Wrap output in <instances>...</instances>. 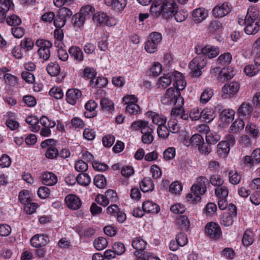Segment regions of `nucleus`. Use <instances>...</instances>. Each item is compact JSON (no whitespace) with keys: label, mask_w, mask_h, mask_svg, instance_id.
Listing matches in <instances>:
<instances>
[{"label":"nucleus","mask_w":260,"mask_h":260,"mask_svg":"<svg viewBox=\"0 0 260 260\" xmlns=\"http://www.w3.org/2000/svg\"><path fill=\"white\" fill-rule=\"evenodd\" d=\"M259 12L256 8H249L246 16L239 17L238 23L240 25H245L244 31L247 35H253L259 30L260 21L254 23Z\"/></svg>","instance_id":"f257e3e1"},{"label":"nucleus","mask_w":260,"mask_h":260,"mask_svg":"<svg viewBox=\"0 0 260 260\" xmlns=\"http://www.w3.org/2000/svg\"><path fill=\"white\" fill-rule=\"evenodd\" d=\"M177 5L174 0H153L150 11L155 17L162 15L166 18L176 12Z\"/></svg>","instance_id":"f03ea898"},{"label":"nucleus","mask_w":260,"mask_h":260,"mask_svg":"<svg viewBox=\"0 0 260 260\" xmlns=\"http://www.w3.org/2000/svg\"><path fill=\"white\" fill-rule=\"evenodd\" d=\"M131 129L133 131L141 129L142 142L146 144H151L154 139L152 134L153 133V126L148 121L144 120H136L133 122L131 126Z\"/></svg>","instance_id":"7ed1b4c3"},{"label":"nucleus","mask_w":260,"mask_h":260,"mask_svg":"<svg viewBox=\"0 0 260 260\" xmlns=\"http://www.w3.org/2000/svg\"><path fill=\"white\" fill-rule=\"evenodd\" d=\"M207 179L203 176H201L198 178L197 183L193 184L191 188V192L188 193L186 198L188 201L196 203L200 201L201 198L200 195L204 194L206 190V182Z\"/></svg>","instance_id":"20e7f679"},{"label":"nucleus","mask_w":260,"mask_h":260,"mask_svg":"<svg viewBox=\"0 0 260 260\" xmlns=\"http://www.w3.org/2000/svg\"><path fill=\"white\" fill-rule=\"evenodd\" d=\"M161 102L164 105H174L177 103L179 106L183 105L184 99L181 93L175 88H168L166 93L161 97Z\"/></svg>","instance_id":"39448f33"},{"label":"nucleus","mask_w":260,"mask_h":260,"mask_svg":"<svg viewBox=\"0 0 260 260\" xmlns=\"http://www.w3.org/2000/svg\"><path fill=\"white\" fill-rule=\"evenodd\" d=\"M207 60L204 56L197 54L189 63L190 74L192 77H199L202 74V70L206 66Z\"/></svg>","instance_id":"423d86ee"},{"label":"nucleus","mask_w":260,"mask_h":260,"mask_svg":"<svg viewBox=\"0 0 260 260\" xmlns=\"http://www.w3.org/2000/svg\"><path fill=\"white\" fill-rule=\"evenodd\" d=\"M162 40V36L160 33L153 32L148 37L145 42V49L146 51L150 53H153L157 51L158 45Z\"/></svg>","instance_id":"0eeeda50"},{"label":"nucleus","mask_w":260,"mask_h":260,"mask_svg":"<svg viewBox=\"0 0 260 260\" xmlns=\"http://www.w3.org/2000/svg\"><path fill=\"white\" fill-rule=\"evenodd\" d=\"M36 45L39 48L38 50L39 57L44 60H48L50 56V49L52 46L51 42L44 39H38Z\"/></svg>","instance_id":"6e6552de"},{"label":"nucleus","mask_w":260,"mask_h":260,"mask_svg":"<svg viewBox=\"0 0 260 260\" xmlns=\"http://www.w3.org/2000/svg\"><path fill=\"white\" fill-rule=\"evenodd\" d=\"M195 52L197 54L205 56L206 60L207 56L209 58H213L217 56L219 53V49L217 47L210 45L204 47L197 46L195 48Z\"/></svg>","instance_id":"1a4fd4ad"},{"label":"nucleus","mask_w":260,"mask_h":260,"mask_svg":"<svg viewBox=\"0 0 260 260\" xmlns=\"http://www.w3.org/2000/svg\"><path fill=\"white\" fill-rule=\"evenodd\" d=\"M232 7L228 2H224L215 6L212 10V15L216 18H221L229 14Z\"/></svg>","instance_id":"9d476101"},{"label":"nucleus","mask_w":260,"mask_h":260,"mask_svg":"<svg viewBox=\"0 0 260 260\" xmlns=\"http://www.w3.org/2000/svg\"><path fill=\"white\" fill-rule=\"evenodd\" d=\"M48 73L52 76H58L56 78L57 82H61L66 75L64 73H60V67L59 65L56 62H51L49 63L46 68Z\"/></svg>","instance_id":"9b49d317"},{"label":"nucleus","mask_w":260,"mask_h":260,"mask_svg":"<svg viewBox=\"0 0 260 260\" xmlns=\"http://www.w3.org/2000/svg\"><path fill=\"white\" fill-rule=\"evenodd\" d=\"M205 233L208 237L213 239H218L221 235L220 226L213 222L208 223L206 225Z\"/></svg>","instance_id":"f8f14e48"},{"label":"nucleus","mask_w":260,"mask_h":260,"mask_svg":"<svg viewBox=\"0 0 260 260\" xmlns=\"http://www.w3.org/2000/svg\"><path fill=\"white\" fill-rule=\"evenodd\" d=\"M92 20L95 22L99 24L105 23L108 26H111L115 24V20L110 18L104 12H96L92 16Z\"/></svg>","instance_id":"ddd939ff"},{"label":"nucleus","mask_w":260,"mask_h":260,"mask_svg":"<svg viewBox=\"0 0 260 260\" xmlns=\"http://www.w3.org/2000/svg\"><path fill=\"white\" fill-rule=\"evenodd\" d=\"M132 246L136 250L134 252V255L138 256L139 255H142L144 253L147 245L146 242L141 237H136L132 241Z\"/></svg>","instance_id":"4468645a"},{"label":"nucleus","mask_w":260,"mask_h":260,"mask_svg":"<svg viewBox=\"0 0 260 260\" xmlns=\"http://www.w3.org/2000/svg\"><path fill=\"white\" fill-rule=\"evenodd\" d=\"M48 241L49 238L47 235L37 234L31 238L30 242L32 246L40 248L45 246Z\"/></svg>","instance_id":"2eb2a0df"},{"label":"nucleus","mask_w":260,"mask_h":260,"mask_svg":"<svg viewBox=\"0 0 260 260\" xmlns=\"http://www.w3.org/2000/svg\"><path fill=\"white\" fill-rule=\"evenodd\" d=\"M66 203L68 208L72 210H78L81 207V201L77 196L68 194L65 198Z\"/></svg>","instance_id":"dca6fc26"},{"label":"nucleus","mask_w":260,"mask_h":260,"mask_svg":"<svg viewBox=\"0 0 260 260\" xmlns=\"http://www.w3.org/2000/svg\"><path fill=\"white\" fill-rule=\"evenodd\" d=\"M82 96L81 92L77 89H70L66 93V100L68 103L75 105L80 100Z\"/></svg>","instance_id":"f3484780"},{"label":"nucleus","mask_w":260,"mask_h":260,"mask_svg":"<svg viewBox=\"0 0 260 260\" xmlns=\"http://www.w3.org/2000/svg\"><path fill=\"white\" fill-rule=\"evenodd\" d=\"M259 58L254 59V64L246 65L244 68V73L248 76L252 77L257 75L260 71L259 66L260 62H258Z\"/></svg>","instance_id":"a211bd4d"},{"label":"nucleus","mask_w":260,"mask_h":260,"mask_svg":"<svg viewBox=\"0 0 260 260\" xmlns=\"http://www.w3.org/2000/svg\"><path fill=\"white\" fill-rule=\"evenodd\" d=\"M239 88L240 85L238 82H232L224 85L222 88V92L229 96H232L238 92Z\"/></svg>","instance_id":"6ab92c4d"},{"label":"nucleus","mask_w":260,"mask_h":260,"mask_svg":"<svg viewBox=\"0 0 260 260\" xmlns=\"http://www.w3.org/2000/svg\"><path fill=\"white\" fill-rule=\"evenodd\" d=\"M97 107L96 103L93 100H89L85 105L86 111L84 114L85 117L90 118L96 115L95 109Z\"/></svg>","instance_id":"aec40b11"},{"label":"nucleus","mask_w":260,"mask_h":260,"mask_svg":"<svg viewBox=\"0 0 260 260\" xmlns=\"http://www.w3.org/2000/svg\"><path fill=\"white\" fill-rule=\"evenodd\" d=\"M41 179L42 183L48 186L54 185L57 182L56 176L51 172H47L43 173L41 177Z\"/></svg>","instance_id":"412c9836"},{"label":"nucleus","mask_w":260,"mask_h":260,"mask_svg":"<svg viewBox=\"0 0 260 260\" xmlns=\"http://www.w3.org/2000/svg\"><path fill=\"white\" fill-rule=\"evenodd\" d=\"M192 16L193 21L196 23H199L206 19L208 16V12L204 9L200 8L193 11Z\"/></svg>","instance_id":"4be33fe9"},{"label":"nucleus","mask_w":260,"mask_h":260,"mask_svg":"<svg viewBox=\"0 0 260 260\" xmlns=\"http://www.w3.org/2000/svg\"><path fill=\"white\" fill-rule=\"evenodd\" d=\"M69 52L72 57L78 62H82L84 60V55L79 47L73 46L69 48Z\"/></svg>","instance_id":"5701e85b"},{"label":"nucleus","mask_w":260,"mask_h":260,"mask_svg":"<svg viewBox=\"0 0 260 260\" xmlns=\"http://www.w3.org/2000/svg\"><path fill=\"white\" fill-rule=\"evenodd\" d=\"M142 209L144 210V212L152 214H156L159 211V206L150 201H146L143 202Z\"/></svg>","instance_id":"b1692460"},{"label":"nucleus","mask_w":260,"mask_h":260,"mask_svg":"<svg viewBox=\"0 0 260 260\" xmlns=\"http://www.w3.org/2000/svg\"><path fill=\"white\" fill-rule=\"evenodd\" d=\"M106 3L108 6L112 7L114 10L120 11L125 7L127 0H111L110 2L106 0Z\"/></svg>","instance_id":"393cba45"},{"label":"nucleus","mask_w":260,"mask_h":260,"mask_svg":"<svg viewBox=\"0 0 260 260\" xmlns=\"http://www.w3.org/2000/svg\"><path fill=\"white\" fill-rule=\"evenodd\" d=\"M25 121L27 123L30 125L29 128L31 131L37 132L40 130V127L38 125L39 120L37 117L34 116H27Z\"/></svg>","instance_id":"a878e982"},{"label":"nucleus","mask_w":260,"mask_h":260,"mask_svg":"<svg viewBox=\"0 0 260 260\" xmlns=\"http://www.w3.org/2000/svg\"><path fill=\"white\" fill-rule=\"evenodd\" d=\"M176 223L179 228L182 230L186 231L190 226V221L185 215L180 216L176 220Z\"/></svg>","instance_id":"bb28decb"},{"label":"nucleus","mask_w":260,"mask_h":260,"mask_svg":"<svg viewBox=\"0 0 260 260\" xmlns=\"http://www.w3.org/2000/svg\"><path fill=\"white\" fill-rule=\"evenodd\" d=\"M230 144L226 141L220 142L217 146V152L220 156L226 154L230 151Z\"/></svg>","instance_id":"cd10ccee"},{"label":"nucleus","mask_w":260,"mask_h":260,"mask_svg":"<svg viewBox=\"0 0 260 260\" xmlns=\"http://www.w3.org/2000/svg\"><path fill=\"white\" fill-rule=\"evenodd\" d=\"M220 139V136L218 133L210 131L208 132L206 135V141L207 144H209L211 146L215 145Z\"/></svg>","instance_id":"c85d7f7f"},{"label":"nucleus","mask_w":260,"mask_h":260,"mask_svg":"<svg viewBox=\"0 0 260 260\" xmlns=\"http://www.w3.org/2000/svg\"><path fill=\"white\" fill-rule=\"evenodd\" d=\"M140 187L142 191L148 192L153 189L154 184L151 178H145L140 183Z\"/></svg>","instance_id":"c756f323"},{"label":"nucleus","mask_w":260,"mask_h":260,"mask_svg":"<svg viewBox=\"0 0 260 260\" xmlns=\"http://www.w3.org/2000/svg\"><path fill=\"white\" fill-rule=\"evenodd\" d=\"M86 18L80 13L75 14L72 19V23L74 27L80 28L83 26Z\"/></svg>","instance_id":"7c9ffc66"},{"label":"nucleus","mask_w":260,"mask_h":260,"mask_svg":"<svg viewBox=\"0 0 260 260\" xmlns=\"http://www.w3.org/2000/svg\"><path fill=\"white\" fill-rule=\"evenodd\" d=\"M172 82V78L169 74H165L159 78L157 81L158 87L160 88H166Z\"/></svg>","instance_id":"2f4dec72"},{"label":"nucleus","mask_w":260,"mask_h":260,"mask_svg":"<svg viewBox=\"0 0 260 260\" xmlns=\"http://www.w3.org/2000/svg\"><path fill=\"white\" fill-rule=\"evenodd\" d=\"M253 110L252 107L249 103H243L238 110V114L240 116L249 115Z\"/></svg>","instance_id":"473e14b6"},{"label":"nucleus","mask_w":260,"mask_h":260,"mask_svg":"<svg viewBox=\"0 0 260 260\" xmlns=\"http://www.w3.org/2000/svg\"><path fill=\"white\" fill-rule=\"evenodd\" d=\"M96 75V72L95 70L94 69L89 67L85 68L83 73V76L86 79L90 80L91 84H93Z\"/></svg>","instance_id":"72a5a7b5"},{"label":"nucleus","mask_w":260,"mask_h":260,"mask_svg":"<svg viewBox=\"0 0 260 260\" xmlns=\"http://www.w3.org/2000/svg\"><path fill=\"white\" fill-rule=\"evenodd\" d=\"M213 95V90L210 88L204 89L200 96V101L202 104H206Z\"/></svg>","instance_id":"f704fd0d"},{"label":"nucleus","mask_w":260,"mask_h":260,"mask_svg":"<svg viewBox=\"0 0 260 260\" xmlns=\"http://www.w3.org/2000/svg\"><path fill=\"white\" fill-rule=\"evenodd\" d=\"M215 193L218 199H225L228 196L229 190L225 186L221 185L216 187Z\"/></svg>","instance_id":"c9c22d12"},{"label":"nucleus","mask_w":260,"mask_h":260,"mask_svg":"<svg viewBox=\"0 0 260 260\" xmlns=\"http://www.w3.org/2000/svg\"><path fill=\"white\" fill-rule=\"evenodd\" d=\"M232 58V55L230 53H224L218 57L217 63L218 64L226 66L231 63Z\"/></svg>","instance_id":"e433bc0d"},{"label":"nucleus","mask_w":260,"mask_h":260,"mask_svg":"<svg viewBox=\"0 0 260 260\" xmlns=\"http://www.w3.org/2000/svg\"><path fill=\"white\" fill-rule=\"evenodd\" d=\"M32 194L27 190H23L19 192V200L22 204L32 201Z\"/></svg>","instance_id":"4c0bfd02"},{"label":"nucleus","mask_w":260,"mask_h":260,"mask_svg":"<svg viewBox=\"0 0 260 260\" xmlns=\"http://www.w3.org/2000/svg\"><path fill=\"white\" fill-rule=\"evenodd\" d=\"M246 132L251 135L253 138H256L259 133V127L255 124L249 122L245 127Z\"/></svg>","instance_id":"58836bf2"},{"label":"nucleus","mask_w":260,"mask_h":260,"mask_svg":"<svg viewBox=\"0 0 260 260\" xmlns=\"http://www.w3.org/2000/svg\"><path fill=\"white\" fill-rule=\"evenodd\" d=\"M253 234L250 230H246L242 238V242L244 246H248L253 242Z\"/></svg>","instance_id":"ea45409f"},{"label":"nucleus","mask_w":260,"mask_h":260,"mask_svg":"<svg viewBox=\"0 0 260 260\" xmlns=\"http://www.w3.org/2000/svg\"><path fill=\"white\" fill-rule=\"evenodd\" d=\"M214 113L213 110L205 108L202 111L201 118L206 122H209L214 118Z\"/></svg>","instance_id":"a19ab883"},{"label":"nucleus","mask_w":260,"mask_h":260,"mask_svg":"<svg viewBox=\"0 0 260 260\" xmlns=\"http://www.w3.org/2000/svg\"><path fill=\"white\" fill-rule=\"evenodd\" d=\"M245 125V123L241 119H238L235 120L231 125L230 128L231 131L235 133H238L241 131Z\"/></svg>","instance_id":"79ce46f5"},{"label":"nucleus","mask_w":260,"mask_h":260,"mask_svg":"<svg viewBox=\"0 0 260 260\" xmlns=\"http://www.w3.org/2000/svg\"><path fill=\"white\" fill-rule=\"evenodd\" d=\"M94 246L98 250H102L107 246V240L104 237H99L95 239L93 242Z\"/></svg>","instance_id":"37998d69"},{"label":"nucleus","mask_w":260,"mask_h":260,"mask_svg":"<svg viewBox=\"0 0 260 260\" xmlns=\"http://www.w3.org/2000/svg\"><path fill=\"white\" fill-rule=\"evenodd\" d=\"M91 181L90 177L86 173H81L77 176V182L83 186L88 185Z\"/></svg>","instance_id":"c03bdc74"},{"label":"nucleus","mask_w":260,"mask_h":260,"mask_svg":"<svg viewBox=\"0 0 260 260\" xmlns=\"http://www.w3.org/2000/svg\"><path fill=\"white\" fill-rule=\"evenodd\" d=\"M229 181L233 184L236 185L239 183L241 177L236 171H231L229 173Z\"/></svg>","instance_id":"a18cd8bd"},{"label":"nucleus","mask_w":260,"mask_h":260,"mask_svg":"<svg viewBox=\"0 0 260 260\" xmlns=\"http://www.w3.org/2000/svg\"><path fill=\"white\" fill-rule=\"evenodd\" d=\"M102 108L111 112L114 110V104L112 101L107 98H104L101 101Z\"/></svg>","instance_id":"49530a36"},{"label":"nucleus","mask_w":260,"mask_h":260,"mask_svg":"<svg viewBox=\"0 0 260 260\" xmlns=\"http://www.w3.org/2000/svg\"><path fill=\"white\" fill-rule=\"evenodd\" d=\"M20 46L22 48L28 51L32 49L34 46V43L32 39L29 38H24L21 41Z\"/></svg>","instance_id":"de8ad7c7"},{"label":"nucleus","mask_w":260,"mask_h":260,"mask_svg":"<svg viewBox=\"0 0 260 260\" xmlns=\"http://www.w3.org/2000/svg\"><path fill=\"white\" fill-rule=\"evenodd\" d=\"M234 115L235 111L232 109L223 110L221 113L222 118H224V121L228 122L234 119Z\"/></svg>","instance_id":"09e8293b"},{"label":"nucleus","mask_w":260,"mask_h":260,"mask_svg":"<svg viewBox=\"0 0 260 260\" xmlns=\"http://www.w3.org/2000/svg\"><path fill=\"white\" fill-rule=\"evenodd\" d=\"M93 182L94 185L100 188H104L106 184V181L105 177L100 175H97L94 177Z\"/></svg>","instance_id":"8fccbe9b"},{"label":"nucleus","mask_w":260,"mask_h":260,"mask_svg":"<svg viewBox=\"0 0 260 260\" xmlns=\"http://www.w3.org/2000/svg\"><path fill=\"white\" fill-rule=\"evenodd\" d=\"M95 9L94 8L90 5H85L82 7L80 10V13L83 16H91L94 14Z\"/></svg>","instance_id":"3c124183"},{"label":"nucleus","mask_w":260,"mask_h":260,"mask_svg":"<svg viewBox=\"0 0 260 260\" xmlns=\"http://www.w3.org/2000/svg\"><path fill=\"white\" fill-rule=\"evenodd\" d=\"M59 152L55 146H50L47 148L45 156L47 158L54 159L58 156Z\"/></svg>","instance_id":"603ef678"},{"label":"nucleus","mask_w":260,"mask_h":260,"mask_svg":"<svg viewBox=\"0 0 260 260\" xmlns=\"http://www.w3.org/2000/svg\"><path fill=\"white\" fill-rule=\"evenodd\" d=\"M209 180L210 183L212 185L216 186L217 187L223 185L224 183L223 179L219 175L217 174L211 175L210 177Z\"/></svg>","instance_id":"864d4df0"},{"label":"nucleus","mask_w":260,"mask_h":260,"mask_svg":"<svg viewBox=\"0 0 260 260\" xmlns=\"http://www.w3.org/2000/svg\"><path fill=\"white\" fill-rule=\"evenodd\" d=\"M7 23L13 27L20 24L21 23V19L16 15H13L8 17L6 19Z\"/></svg>","instance_id":"5fc2aeb1"},{"label":"nucleus","mask_w":260,"mask_h":260,"mask_svg":"<svg viewBox=\"0 0 260 260\" xmlns=\"http://www.w3.org/2000/svg\"><path fill=\"white\" fill-rule=\"evenodd\" d=\"M17 79L16 76L8 73L5 75L4 80L7 84L11 86H15L18 84Z\"/></svg>","instance_id":"6e6d98bb"},{"label":"nucleus","mask_w":260,"mask_h":260,"mask_svg":"<svg viewBox=\"0 0 260 260\" xmlns=\"http://www.w3.org/2000/svg\"><path fill=\"white\" fill-rule=\"evenodd\" d=\"M173 15H174L175 20L179 22H183L188 16L187 12L184 10L176 11Z\"/></svg>","instance_id":"4d7b16f0"},{"label":"nucleus","mask_w":260,"mask_h":260,"mask_svg":"<svg viewBox=\"0 0 260 260\" xmlns=\"http://www.w3.org/2000/svg\"><path fill=\"white\" fill-rule=\"evenodd\" d=\"M71 124L72 127L74 128H83L85 126L84 122L80 118L74 117L71 120Z\"/></svg>","instance_id":"13d9d810"},{"label":"nucleus","mask_w":260,"mask_h":260,"mask_svg":"<svg viewBox=\"0 0 260 260\" xmlns=\"http://www.w3.org/2000/svg\"><path fill=\"white\" fill-rule=\"evenodd\" d=\"M198 149L202 154H208L212 151V146L209 144H207V142L205 143L203 141L199 146Z\"/></svg>","instance_id":"bf43d9fd"},{"label":"nucleus","mask_w":260,"mask_h":260,"mask_svg":"<svg viewBox=\"0 0 260 260\" xmlns=\"http://www.w3.org/2000/svg\"><path fill=\"white\" fill-rule=\"evenodd\" d=\"M108 80L106 78L103 77H95L94 80V86L96 88H102L108 84Z\"/></svg>","instance_id":"052dcab7"},{"label":"nucleus","mask_w":260,"mask_h":260,"mask_svg":"<svg viewBox=\"0 0 260 260\" xmlns=\"http://www.w3.org/2000/svg\"><path fill=\"white\" fill-rule=\"evenodd\" d=\"M113 249L118 255H121L125 251L124 244L120 242H115L113 245Z\"/></svg>","instance_id":"680f3d73"},{"label":"nucleus","mask_w":260,"mask_h":260,"mask_svg":"<svg viewBox=\"0 0 260 260\" xmlns=\"http://www.w3.org/2000/svg\"><path fill=\"white\" fill-rule=\"evenodd\" d=\"M49 94L56 99H60L63 97V93L60 88L52 87L49 91Z\"/></svg>","instance_id":"e2e57ef3"},{"label":"nucleus","mask_w":260,"mask_h":260,"mask_svg":"<svg viewBox=\"0 0 260 260\" xmlns=\"http://www.w3.org/2000/svg\"><path fill=\"white\" fill-rule=\"evenodd\" d=\"M75 168L78 172H84L87 170L88 165L83 160H79L76 162Z\"/></svg>","instance_id":"0e129e2a"},{"label":"nucleus","mask_w":260,"mask_h":260,"mask_svg":"<svg viewBox=\"0 0 260 260\" xmlns=\"http://www.w3.org/2000/svg\"><path fill=\"white\" fill-rule=\"evenodd\" d=\"M11 32L16 38H22L25 34V29L22 27H13L11 28Z\"/></svg>","instance_id":"69168bd1"},{"label":"nucleus","mask_w":260,"mask_h":260,"mask_svg":"<svg viewBox=\"0 0 260 260\" xmlns=\"http://www.w3.org/2000/svg\"><path fill=\"white\" fill-rule=\"evenodd\" d=\"M83 135L84 139L88 141H91L95 138V132L92 128H86L84 130Z\"/></svg>","instance_id":"338daca9"},{"label":"nucleus","mask_w":260,"mask_h":260,"mask_svg":"<svg viewBox=\"0 0 260 260\" xmlns=\"http://www.w3.org/2000/svg\"><path fill=\"white\" fill-rule=\"evenodd\" d=\"M140 111L139 106L137 104H132L126 106V111L131 115H136Z\"/></svg>","instance_id":"774afa93"}]
</instances>
